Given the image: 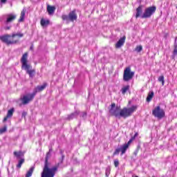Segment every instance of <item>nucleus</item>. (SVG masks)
Listing matches in <instances>:
<instances>
[{
	"mask_svg": "<svg viewBox=\"0 0 177 177\" xmlns=\"http://www.w3.org/2000/svg\"><path fill=\"white\" fill-rule=\"evenodd\" d=\"M80 118H82V120H86V117H88V113L86 111H82L79 113Z\"/></svg>",
	"mask_w": 177,
	"mask_h": 177,
	"instance_id": "nucleus-22",
	"label": "nucleus"
},
{
	"mask_svg": "<svg viewBox=\"0 0 177 177\" xmlns=\"http://www.w3.org/2000/svg\"><path fill=\"white\" fill-rule=\"evenodd\" d=\"M8 118H10L9 117H8V115H6V117H5L3 118V122H6V121H8Z\"/></svg>",
	"mask_w": 177,
	"mask_h": 177,
	"instance_id": "nucleus-39",
	"label": "nucleus"
},
{
	"mask_svg": "<svg viewBox=\"0 0 177 177\" xmlns=\"http://www.w3.org/2000/svg\"><path fill=\"white\" fill-rule=\"evenodd\" d=\"M132 142H133V139L131 138L127 143L124 144V145H128V147H129V145H131V143H132Z\"/></svg>",
	"mask_w": 177,
	"mask_h": 177,
	"instance_id": "nucleus-34",
	"label": "nucleus"
},
{
	"mask_svg": "<svg viewBox=\"0 0 177 177\" xmlns=\"http://www.w3.org/2000/svg\"><path fill=\"white\" fill-rule=\"evenodd\" d=\"M120 151H121V150L120 149V148L116 149L113 153V156H117V154H120Z\"/></svg>",
	"mask_w": 177,
	"mask_h": 177,
	"instance_id": "nucleus-33",
	"label": "nucleus"
},
{
	"mask_svg": "<svg viewBox=\"0 0 177 177\" xmlns=\"http://www.w3.org/2000/svg\"><path fill=\"white\" fill-rule=\"evenodd\" d=\"M177 37L175 38L174 42H176Z\"/></svg>",
	"mask_w": 177,
	"mask_h": 177,
	"instance_id": "nucleus-44",
	"label": "nucleus"
},
{
	"mask_svg": "<svg viewBox=\"0 0 177 177\" xmlns=\"http://www.w3.org/2000/svg\"><path fill=\"white\" fill-rule=\"evenodd\" d=\"M16 17H17V15L15 14H13V13L8 14L6 16V20L4 21V24H6V26H8V24H10V23L15 21V20H16Z\"/></svg>",
	"mask_w": 177,
	"mask_h": 177,
	"instance_id": "nucleus-10",
	"label": "nucleus"
},
{
	"mask_svg": "<svg viewBox=\"0 0 177 177\" xmlns=\"http://www.w3.org/2000/svg\"><path fill=\"white\" fill-rule=\"evenodd\" d=\"M63 153H64V151H63L62 149H59V154H61V156H62V158H61V159H60V161H59V162H58V164H57V168H59V165H60V164H62V162H63V161H64V154Z\"/></svg>",
	"mask_w": 177,
	"mask_h": 177,
	"instance_id": "nucleus-17",
	"label": "nucleus"
},
{
	"mask_svg": "<svg viewBox=\"0 0 177 177\" xmlns=\"http://www.w3.org/2000/svg\"><path fill=\"white\" fill-rule=\"evenodd\" d=\"M7 0H1V3H6Z\"/></svg>",
	"mask_w": 177,
	"mask_h": 177,
	"instance_id": "nucleus-42",
	"label": "nucleus"
},
{
	"mask_svg": "<svg viewBox=\"0 0 177 177\" xmlns=\"http://www.w3.org/2000/svg\"><path fill=\"white\" fill-rule=\"evenodd\" d=\"M78 115H80V111H76L73 113H72L71 114L68 115L67 120H74V118H77V117H78Z\"/></svg>",
	"mask_w": 177,
	"mask_h": 177,
	"instance_id": "nucleus-14",
	"label": "nucleus"
},
{
	"mask_svg": "<svg viewBox=\"0 0 177 177\" xmlns=\"http://www.w3.org/2000/svg\"><path fill=\"white\" fill-rule=\"evenodd\" d=\"M174 49H177V43L174 42Z\"/></svg>",
	"mask_w": 177,
	"mask_h": 177,
	"instance_id": "nucleus-40",
	"label": "nucleus"
},
{
	"mask_svg": "<svg viewBox=\"0 0 177 177\" xmlns=\"http://www.w3.org/2000/svg\"><path fill=\"white\" fill-rule=\"evenodd\" d=\"M127 91H129V86H128V85L122 88L121 91H122V95H125V93H127Z\"/></svg>",
	"mask_w": 177,
	"mask_h": 177,
	"instance_id": "nucleus-28",
	"label": "nucleus"
},
{
	"mask_svg": "<svg viewBox=\"0 0 177 177\" xmlns=\"http://www.w3.org/2000/svg\"><path fill=\"white\" fill-rule=\"evenodd\" d=\"M24 161H25L24 158L19 159L18 161V164L17 165V168H19V169L21 168V165L24 164Z\"/></svg>",
	"mask_w": 177,
	"mask_h": 177,
	"instance_id": "nucleus-24",
	"label": "nucleus"
},
{
	"mask_svg": "<svg viewBox=\"0 0 177 177\" xmlns=\"http://www.w3.org/2000/svg\"><path fill=\"white\" fill-rule=\"evenodd\" d=\"M14 156H15V157H17V160H20L21 159V157H23L24 156V153L22 151H15L14 152Z\"/></svg>",
	"mask_w": 177,
	"mask_h": 177,
	"instance_id": "nucleus-19",
	"label": "nucleus"
},
{
	"mask_svg": "<svg viewBox=\"0 0 177 177\" xmlns=\"http://www.w3.org/2000/svg\"><path fill=\"white\" fill-rule=\"evenodd\" d=\"M125 39L126 37L125 36L121 37L119 41H118V42L115 44V48L117 49H120V48H121L122 46H124V44H125Z\"/></svg>",
	"mask_w": 177,
	"mask_h": 177,
	"instance_id": "nucleus-12",
	"label": "nucleus"
},
{
	"mask_svg": "<svg viewBox=\"0 0 177 177\" xmlns=\"http://www.w3.org/2000/svg\"><path fill=\"white\" fill-rule=\"evenodd\" d=\"M111 171V168L110 167H107L105 171V176L109 177L110 176V172Z\"/></svg>",
	"mask_w": 177,
	"mask_h": 177,
	"instance_id": "nucleus-29",
	"label": "nucleus"
},
{
	"mask_svg": "<svg viewBox=\"0 0 177 177\" xmlns=\"http://www.w3.org/2000/svg\"><path fill=\"white\" fill-rule=\"evenodd\" d=\"M30 50H34V46L32 45V46H30Z\"/></svg>",
	"mask_w": 177,
	"mask_h": 177,
	"instance_id": "nucleus-43",
	"label": "nucleus"
},
{
	"mask_svg": "<svg viewBox=\"0 0 177 177\" xmlns=\"http://www.w3.org/2000/svg\"><path fill=\"white\" fill-rule=\"evenodd\" d=\"M34 169H35V167L32 166L30 168V169L27 171L26 174V177H31L32 176V172H34Z\"/></svg>",
	"mask_w": 177,
	"mask_h": 177,
	"instance_id": "nucleus-18",
	"label": "nucleus"
},
{
	"mask_svg": "<svg viewBox=\"0 0 177 177\" xmlns=\"http://www.w3.org/2000/svg\"><path fill=\"white\" fill-rule=\"evenodd\" d=\"M46 86H48L47 83H44L41 86H37L33 90L32 93H34L35 96V95H37V93H38V92H42V91H44L45 89V88H46Z\"/></svg>",
	"mask_w": 177,
	"mask_h": 177,
	"instance_id": "nucleus-11",
	"label": "nucleus"
},
{
	"mask_svg": "<svg viewBox=\"0 0 177 177\" xmlns=\"http://www.w3.org/2000/svg\"><path fill=\"white\" fill-rule=\"evenodd\" d=\"M11 26H6L4 28V30H9Z\"/></svg>",
	"mask_w": 177,
	"mask_h": 177,
	"instance_id": "nucleus-41",
	"label": "nucleus"
},
{
	"mask_svg": "<svg viewBox=\"0 0 177 177\" xmlns=\"http://www.w3.org/2000/svg\"><path fill=\"white\" fill-rule=\"evenodd\" d=\"M114 165L115 168H117L120 165V161L118 160V159H115L114 160Z\"/></svg>",
	"mask_w": 177,
	"mask_h": 177,
	"instance_id": "nucleus-32",
	"label": "nucleus"
},
{
	"mask_svg": "<svg viewBox=\"0 0 177 177\" xmlns=\"http://www.w3.org/2000/svg\"><path fill=\"white\" fill-rule=\"evenodd\" d=\"M35 97V95L33 93H29L24 95L23 97H21V101L22 104H28L30 102H32Z\"/></svg>",
	"mask_w": 177,
	"mask_h": 177,
	"instance_id": "nucleus-9",
	"label": "nucleus"
},
{
	"mask_svg": "<svg viewBox=\"0 0 177 177\" xmlns=\"http://www.w3.org/2000/svg\"><path fill=\"white\" fill-rule=\"evenodd\" d=\"M12 35H4L0 37L1 41L3 42V44H6V45H15L19 42L17 40H11Z\"/></svg>",
	"mask_w": 177,
	"mask_h": 177,
	"instance_id": "nucleus-7",
	"label": "nucleus"
},
{
	"mask_svg": "<svg viewBox=\"0 0 177 177\" xmlns=\"http://www.w3.org/2000/svg\"><path fill=\"white\" fill-rule=\"evenodd\" d=\"M7 129H8V127L6 126H5L3 128L0 129V135L1 133H5V132H6Z\"/></svg>",
	"mask_w": 177,
	"mask_h": 177,
	"instance_id": "nucleus-31",
	"label": "nucleus"
},
{
	"mask_svg": "<svg viewBox=\"0 0 177 177\" xmlns=\"http://www.w3.org/2000/svg\"><path fill=\"white\" fill-rule=\"evenodd\" d=\"M142 13H143V6H139L136 8V18L138 19V17H142Z\"/></svg>",
	"mask_w": 177,
	"mask_h": 177,
	"instance_id": "nucleus-13",
	"label": "nucleus"
},
{
	"mask_svg": "<svg viewBox=\"0 0 177 177\" xmlns=\"http://www.w3.org/2000/svg\"><path fill=\"white\" fill-rule=\"evenodd\" d=\"M152 114L154 115V117L158 118L159 120H161L165 117V111H164V109H162L160 106H156L152 111Z\"/></svg>",
	"mask_w": 177,
	"mask_h": 177,
	"instance_id": "nucleus-5",
	"label": "nucleus"
},
{
	"mask_svg": "<svg viewBox=\"0 0 177 177\" xmlns=\"http://www.w3.org/2000/svg\"><path fill=\"white\" fill-rule=\"evenodd\" d=\"M28 53H25L22 57L21 58V68L25 70L26 73L28 74L30 78H34L35 76V71L34 69L30 70L31 68V65L28 64Z\"/></svg>",
	"mask_w": 177,
	"mask_h": 177,
	"instance_id": "nucleus-3",
	"label": "nucleus"
},
{
	"mask_svg": "<svg viewBox=\"0 0 177 177\" xmlns=\"http://www.w3.org/2000/svg\"><path fill=\"white\" fill-rule=\"evenodd\" d=\"M13 113H15V108H12L11 109L8 110L7 117H9L10 118L13 117Z\"/></svg>",
	"mask_w": 177,
	"mask_h": 177,
	"instance_id": "nucleus-25",
	"label": "nucleus"
},
{
	"mask_svg": "<svg viewBox=\"0 0 177 177\" xmlns=\"http://www.w3.org/2000/svg\"><path fill=\"white\" fill-rule=\"evenodd\" d=\"M173 55H174V56H176V55H177V48H174V49Z\"/></svg>",
	"mask_w": 177,
	"mask_h": 177,
	"instance_id": "nucleus-37",
	"label": "nucleus"
},
{
	"mask_svg": "<svg viewBox=\"0 0 177 177\" xmlns=\"http://www.w3.org/2000/svg\"><path fill=\"white\" fill-rule=\"evenodd\" d=\"M128 144H124L119 148L120 149V151L122 152V155L125 154L127 150H128Z\"/></svg>",
	"mask_w": 177,
	"mask_h": 177,
	"instance_id": "nucleus-15",
	"label": "nucleus"
},
{
	"mask_svg": "<svg viewBox=\"0 0 177 177\" xmlns=\"http://www.w3.org/2000/svg\"><path fill=\"white\" fill-rule=\"evenodd\" d=\"M26 116H27V112L23 111L22 112V118H26Z\"/></svg>",
	"mask_w": 177,
	"mask_h": 177,
	"instance_id": "nucleus-35",
	"label": "nucleus"
},
{
	"mask_svg": "<svg viewBox=\"0 0 177 177\" xmlns=\"http://www.w3.org/2000/svg\"><path fill=\"white\" fill-rule=\"evenodd\" d=\"M138 106H132L130 108L124 107L122 109L120 108L118 106H115V103L111 104V108L109 109V113L111 115H113L115 118H127V117H131L132 113L134 111H136Z\"/></svg>",
	"mask_w": 177,
	"mask_h": 177,
	"instance_id": "nucleus-1",
	"label": "nucleus"
},
{
	"mask_svg": "<svg viewBox=\"0 0 177 177\" xmlns=\"http://www.w3.org/2000/svg\"><path fill=\"white\" fill-rule=\"evenodd\" d=\"M159 82H162V86H164V84H165V77L164 75H161L158 77V79Z\"/></svg>",
	"mask_w": 177,
	"mask_h": 177,
	"instance_id": "nucleus-26",
	"label": "nucleus"
},
{
	"mask_svg": "<svg viewBox=\"0 0 177 177\" xmlns=\"http://www.w3.org/2000/svg\"><path fill=\"white\" fill-rule=\"evenodd\" d=\"M77 17L75 10L70 12L68 15H64L62 16V20H66V21H74L75 20H77Z\"/></svg>",
	"mask_w": 177,
	"mask_h": 177,
	"instance_id": "nucleus-8",
	"label": "nucleus"
},
{
	"mask_svg": "<svg viewBox=\"0 0 177 177\" xmlns=\"http://www.w3.org/2000/svg\"><path fill=\"white\" fill-rule=\"evenodd\" d=\"M154 96V92L151 91L149 93L147 97V102H151V99H153V97Z\"/></svg>",
	"mask_w": 177,
	"mask_h": 177,
	"instance_id": "nucleus-23",
	"label": "nucleus"
},
{
	"mask_svg": "<svg viewBox=\"0 0 177 177\" xmlns=\"http://www.w3.org/2000/svg\"><path fill=\"white\" fill-rule=\"evenodd\" d=\"M53 149L52 148L49 149L48 152L46 155V159H45V165L43 169V171L41 172V177H55V175H56V171H57V166L53 167L51 168H49V158L52 154Z\"/></svg>",
	"mask_w": 177,
	"mask_h": 177,
	"instance_id": "nucleus-2",
	"label": "nucleus"
},
{
	"mask_svg": "<svg viewBox=\"0 0 177 177\" xmlns=\"http://www.w3.org/2000/svg\"><path fill=\"white\" fill-rule=\"evenodd\" d=\"M50 21L49 19L45 20L44 19H41L40 21L41 26L42 27H46V26H49Z\"/></svg>",
	"mask_w": 177,
	"mask_h": 177,
	"instance_id": "nucleus-20",
	"label": "nucleus"
},
{
	"mask_svg": "<svg viewBox=\"0 0 177 177\" xmlns=\"http://www.w3.org/2000/svg\"><path fill=\"white\" fill-rule=\"evenodd\" d=\"M143 50V47L142 46H137L135 48V51L138 52V53L142 52Z\"/></svg>",
	"mask_w": 177,
	"mask_h": 177,
	"instance_id": "nucleus-30",
	"label": "nucleus"
},
{
	"mask_svg": "<svg viewBox=\"0 0 177 177\" xmlns=\"http://www.w3.org/2000/svg\"><path fill=\"white\" fill-rule=\"evenodd\" d=\"M139 152V147L136 149V150L134 151V155L138 156V153Z\"/></svg>",
	"mask_w": 177,
	"mask_h": 177,
	"instance_id": "nucleus-36",
	"label": "nucleus"
},
{
	"mask_svg": "<svg viewBox=\"0 0 177 177\" xmlns=\"http://www.w3.org/2000/svg\"><path fill=\"white\" fill-rule=\"evenodd\" d=\"M156 10H157V7H156V6L147 8L143 15H141V18L149 19V17H151V16H153V13H156Z\"/></svg>",
	"mask_w": 177,
	"mask_h": 177,
	"instance_id": "nucleus-4",
	"label": "nucleus"
},
{
	"mask_svg": "<svg viewBox=\"0 0 177 177\" xmlns=\"http://www.w3.org/2000/svg\"><path fill=\"white\" fill-rule=\"evenodd\" d=\"M25 16H26V10L24 9L21 12V16L19 19V22L24 21Z\"/></svg>",
	"mask_w": 177,
	"mask_h": 177,
	"instance_id": "nucleus-21",
	"label": "nucleus"
},
{
	"mask_svg": "<svg viewBox=\"0 0 177 177\" xmlns=\"http://www.w3.org/2000/svg\"><path fill=\"white\" fill-rule=\"evenodd\" d=\"M138 135H139L138 133H136L134 134V136L133 137H131L133 138V140H135V139H136V137L138 136Z\"/></svg>",
	"mask_w": 177,
	"mask_h": 177,
	"instance_id": "nucleus-38",
	"label": "nucleus"
},
{
	"mask_svg": "<svg viewBox=\"0 0 177 177\" xmlns=\"http://www.w3.org/2000/svg\"><path fill=\"white\" fill-rule=\"evenodd\" d=\"M55 10H56V8H55V6H47V12L48 15H53V13H55Z\"/></svg>",
	"mask_w": 177,
	"mask_h": 177,
	"instance_id": "nucleus-16",
	"label": "nucleus"
},
{
	"mask_svg": "<svg viewBox=\"0 0 177 177\" xmlns=\"http://www.w3.org/2000/svg\"><path fill=\"white\" fill-rule=\"evenodd\" d=\"M15 37H19V38H23V37H24V34H23V33H13L12 35V38H15Z\"/></svg>",
	"mask_w": 177,
	"mask_h": 177,
	"instance_id": "nucleus-27",
	"label": "nucleus"
},
{
	"mask_svg": "<svg viewBox=\"0 0 177 177\" xmlns=\"http://www.w3.org/2000/svg\"><path fill=\"white\" fill-rule=\"evenodd\" d=\"M135 72L131 71V68L127 67L124 71L123 80L125 81V82H128V81H131V80L133 78Z\"/></svg>",
	"mask_w": 177,
	"mask_h": 177,
	"instance_id": "nucleus-6",
	"label": "nucleus"
}]
</instances>
